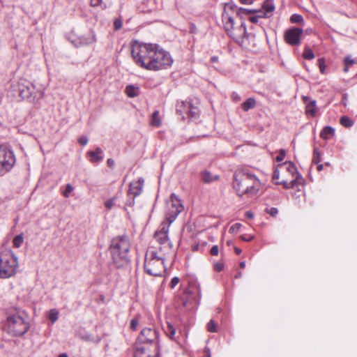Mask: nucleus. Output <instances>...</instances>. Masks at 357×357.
Returning a JSON list of instances; mask_svg holds the SVG:
<instances>
[{
    "mask_svg": "<svg viewBox=\"0 0 357 357\" xmlns=\"http://www.w3.org/2000/svg\"><path fill=\"white\" fill-rule=\"evenodd\" d=\"M131 54L137 66L151 71L167 69L174 61L169 52L153 43L134 41Z\"/></svg>",
    "mask_w": 357,
    "mask_h": 357,
    "instance_id": "nucleus-1",
    "label": "nucleus"
},
{
    "mask_svg": "<svg viewBox=\"0 0 357 357\" xmlns=\"http://www.w3.org/2000/svg\"><path fill=\"white\" fill-rule=\"evenodd\" d=\"M259 187V180L255 174L245 169L237 170L234 172L233 188L238 197L252 196L258 192Z\"/></svg>",
    "mask_w": 357,
    "mask_h": 357,
    "instance_id": "nucleus-2",
    "label": "nucleus"
},
{
    "mask_svg": "<svg viewBox=\"0 0 357 357\" xmlns=\"http://www.w3.org/2000/svg\"><path fill=\"white\" fill-rule=\"evenodd\" d=\"M130 241L126 235L114 237L110 243L109 253L113 264L122 268L130 263Z\"/></svg>",
    "mask_w": 357,
    "mask_h": 357,
    "instance_id": "nucleus-3",
    "label": "nucleus"
},
{
    "mask_svg": "<svg viewBox=\"0 0 357 357\" xmlns=\"http://www.w3.org/2000/svg\"><path fill=\"white\" fill-rule=\"evenodd\" d=\"M3 328L5 331L14 337L24 335L30 328L27 314L24 311L19 310L14 313L8 314Z\"/></svg>",
    "mask_w": 357,
    "mask_h": 357,
    "instance_id": "nucleus-4",
    "label": "nucleus"
},
{
    "mask_svg": "<svg viewBox=\"0 0 357 357\" xmlns=\"http://www.w3.org/2000/svg\"><path fill=\"white\" fill-rule=\"evenodd\" d=\"M18 268L17 256L10 250L0 253V278L14 276Z\"/></svg>",
    "mask_w": 357,
    "mask_h": 357,
    "instance_id": "nucleus-5",
    "label": "nucleus"
},
{
    "mask_svg": "<svg viewBox=\"0 0 357 357\" xmlns=\"http://www.w3.org/2000/svg\"><path fill=\"white\" fill-rule=\"evenodd\" d=\"M17 89L19 96L31 102H35L43 96V89L40 86H36L33 82L25 79H20Z\"/></svg>",
    "mask_w": 357,
    "mask_h": 357,
    "instance_id": "nucleus-6",
    "label": "nucleus"
},
{
    "mask_svg": "<svg viewBox=\"0 0 357 357\" xmlns=\"http://www.w3.org/2000/svg\"><path fill=\"white\" fill-rule=\"evenodd\" d=\"M135 344L146 345L153 349L154 354H159V332L153 326L144 328L138 335Z\"/></svg>",
    "mask_w": 357,
    "mask_h": 357,
    "instance_id": "nucleus-7",
    "label": "nucleus"
},
{
    "mask_svg": "<svg viewBox=\"0 0 357 357\" xmlns=\"http://www.w3.org/2000/svg\"><path fill=\"white\" fill-rule=\"evenodd\" d=\"M227 7L225 8V11L222 15V19L224 24V28L227 31V34L232 38L237 43L243 42V38L246 34V27L243 22L237 27L234 28V20L233 17L226 10Z\"/></svg>",
    "mask_w": 357,
    "mask_h": 357,
    "instance_id": "nucleus-8",
    "label": "nucleus"
},
{
    "mask_svg": "<svg viewBox=\"0 0 357 357\" xmlns=\"http://www.w3.org/2000/svg\"><path fill=\"white\" fill-rule=\"evenodd\" d=\"M164 260L162 257L158 256L155 252H151L150 257L145 259L144 266L145 272L151 276H162L165 272Z\"/></svg>",
    "mask_w": 357,
    "mask_h": 357,
    "instance_id": "nucleus-9",
    "label": "nucleus"
},
{
    "mask_svg": "<svg viewBox=\"0 0 357 357\" xmlns=\"http://www.w3.org/2000/svg\"><path fill=\"white\" fill-rule=\"evenodd\" d=\"M197 289L199 291V287L195 282H188V287L185 289L183 295L177 301V307L180 309L190 310L193 307L195 302V289Z\"/></svg>",
    "mask_w": 357,
    "mask_h": 357,
    "instance_id": "nucleus-10",
    "label": "nucleus"
},
{
    "mask_svg": "<svg viewBox=\"0 0 357 357\" xmlns=\"http://www.w3.org/2000/svg\"><path fill=\"white\" fill-rule=\"evenodd\" d=\"M15 163L12 149L6 144H0V174L10 171Z\"/></svg>",
    "mask_w": 357,
    "mask_h": 357,
    "instance_id": "nucleus-11",
    "label": "nucleus"
},
{
    "mask_svg": "<svg viewBox=\"0 0 357 357\" xmlns=\"http://www.w3.org/2000/svg\"><path fill=\"white\" fill-rule=\"evenodd\" d=\"M166 206V220L169 222V224H172L183 210V206L178 197L173 193L171 195L169 200L167 202Z\"/></svg>",
    "mask_w": 357,
    "mask_h": 357,
    "instance_id": "nucleus-12",
    "label": "nucleus"
},
{
    "mask_svg": "<svg viewBox=\"0 0 357 357\" xmlns=\"http://www.w3.org/2000/svg\"><path fill=\"white\" fill-rule=\"evenodd\" d=\"M303 33V29L298 27H293L286 30L284 33V40L289 45L296 46L301 43V37Z\"/></svg>",
    "mask_w": 357,
    "mask_h": 357,
    "instance_id": "nucleus-13",
    "label": "nucleus"
},
{
    "mask_svg": "<svg viewBox=\"0 0 357 357\" xmlns=\"http://www.w3.org/2000/svg\"><path fill=\"white\" fill-rule=\"evenodd\" d=\"M97 40L96 33L93 31L91 30L89 33L78 36L72 40L73 45L78 47L81 46H87L94 44Z\"/></svg>",
    "mask_w": 357,
    "mask_h": 357,
    "instance_id": "nucleus-14",
    "label": "nucleus"
},
{
    "mask_svg": "<svg viewBox=\"0 0 357 357\" xmlns=\"http://www.w3.org/2000/svg\"><path fill=\"white\" fill-rule=\"evenodd\" d=\"M159 354H154L152 348L147 347L146 345L135 344L134 357H158Z\"/></svg>",
    "mask_w": 357,
    "mask_h": 357,
    "instance_id": "nucleus-15",
    "label": "nucleus"
},
{
    "mask_svg": "<svg viewBox=\"0 0 357 357\" xmlns=\"http://www.w3.org/2000/svg\"><path fill=\"white\" fill-rule=\"evenodd\" d=\"M154 238L160 245L159 249L162 250L164 249H170L172 248V243H170L168 235L156 231L154 234Z\"/></svg>",
    "mask_w": 357,
    "mask_h": 357,
    "instance_id": "nucleus-16",
    "label": "nucleus"
},
{
    "mask_svg": "<svg viewBox=\"0 0 357 357\" xmlns=\"http://www.w3.org/2000/svg\"><path fill=\"white\" fill-rule=\"evenodd\" d=\"M87 155L91 163H98L103 160V151L100 147H97L95 151H89Z\"/></svg>",
    "mask_w": 357,
    "mask_h": 357,
    "instance_id": "nucleus-17",
    "label": "nucleus"
},
{
    "mask_svg": "<svg viewBox=\"0 0 357 357\" xmlns=\"http://www.w3.org/2000/svg\"><path fill=\"white\" fill-rule=\"evenodd\" d=\"M190 101H178L176 105V111L177 114L181 116L182 119H185V114L187 115L188 110L190 108Z\"/></svg>",
    "mask_w": 357,
    "mask_h": 357,
    "instance_id": "nucleus-18",
    "label": "nucleus"
},
{
    "mask_svg": "<svg viewBox=\"0 0 357 357\" xmlns=\"http://www.w3.org/2000/svg\"><path fill=\"white\" fill-rule=\"evenodd\" d=\"M303 100L306 105V113L314 116L317 114L316 101L307 96H303Z\"/></svg>",
    "mask_w": 357,
    "mask_h": 357,
    "instance_id": "nucleus-19",
    "label": "nucleus"
},
{
    "mask_svg": "<svg viewBox=\"0 0 357 357\" xmlns=\"http://www.w3.org/2000/svg\"><path fill=\"white\" fill-rule=\"evenodd\" d=\"M263 15H259V17H263L264 18L270 17L272 15V13L275 10V6L273 2V0H266L262 5Z\"/></svg>",
    "mask_w": 357,
    "mask_h": 357,
    "instance_id": "nucleus-20",
    "label": "nucleus"
},
{
    "mask_svg": "<svg viewBox=\"0 0 357 357\" xmlns=\"http://www.w3.org/2000/svg\"><path fill=\"white\" fill-rule=\"evenodd\" d=\"M199 177L201 181L204 183H211L213 181H218L219 179L218 175H213L208 171H202L199 172Z\"/></svg>",
    "mask_w": 357,
    "mask_h": 357,
    "instance_id": "nucleus-21",
    "label": "nucleus"
},
{
    "mask_svg": "<svg viewBox=\"0 0 357 357\" xmlns=\"http://www.w3.org/2000/svg\"><path fill=\"white\" fill-rule=\"evenodd\" d=\"M121 192H118L114 197L105 202V207L107 208V210L109 211L112 209L113 207L118 206V200L121 197ZM119 206H120L119 205Z\"/></svg>",
    "mask_w": 357,
    "mask_h": 357,
    "instance_id": "nucleus-22",
    "label": "nucleus"
},
{
    "mask_svg": "<svg viewBox=\"0 0 357 357\" xmlns=\"http://www.w3.org/2000/svg\"><path fill=\"white\" fill-rule=\"evenodd\" d=\"M142 192V187L139 185V184L136 183H131L129 186L128 190V195L130 196L132 195L133 197V199H135L136 197L140 195Z\"/></svg>",
    "mask_w": 357,
    "mask_h": 357,
    "instance_id": "nucleus-23",
    "label": "nucleus"
},
{
    "mask_svg": "<svg viewBox=\"0 0 357 357\" xmlns=\"http://www.w3.org/2000/svg\"><path fill=\"white\" fill-rule=\"evenodd\" d=\"M335 133V129L331 126H326L323 128L320 133V137L322 139H328L330 137L333 136Z\"/></svg>",
    "mask_w": 357,
    "mask_h": 357,
    "instance_id": "nucleus-24",
    "label": "nucleus"
},
{
    "mask_svg": "<svg viewBox=\"0 0 357 357\" xmlns=\"http://www.w3.org/2000/svg\"><path fill=\"white\" fill-rule=\"evenodd\" d=\"M125 91L130 98H135L139 95V88L133 85H128L126 87Z\"/></svg>",
    "mask_w": 357,
    "mask_h": 357,
    "instance_id": "nucleus-25",
    "label": "nucleus"
},
{
    "mask_svg": "<svg viewBox=\"0 0 357 357\" xmlns=\"http://www.w3.org/2000/svg\"><path fill=\"white\" fill-rule=\"evenodd\" d=\"M255 105V100L252 98H249L243 103H242L241 107L245 112H247L249 109L254 108Z\"/></svg>",
    "mask_w": 357,
    "mask_h": 357,
    "instance_id": "nucleus-26",
    "label": "nucleus"
},
{
    "mask_svg": "<svg viewBox=\"0 0 357 357\" xmlns=\"http://www.w3.org/2000/svg\"><path fill=\"white\" fill-rule=\"evenodd\" d=\"M199 110L197 107L194 106L192 102H190V108L188 109L187 116L190 119H197L199 116Z\"/></svg>",
    "mask_w": 357,
    "mask_h": 357,
    "instance_id": "nucleus-27",
    "label": "nucleus"
},
{
    "mask_svg": "<svg viewBox=\"0 0 357 357\" xmlns=\"http://www.w3.org/2000/svg\"><path fill=\"white\" fill-rule=\"evenodd\" d=\"M165 332L166 335L169 337V338H170L171 340H176V338H175L176 329L172 324H170L169 322L167 323V328L165 330Z\"/></svg>",
    "mask_w": 357,
    "mask_h": 357,
    "instance_id": "nucleus-28",
    "label": "nucleus"
},
{
    "mask_svg": "<svg viewBox=\"0 0 357 357\" xmlns=\"http://www.w3.org/2000/svg\"><path fill=\"white\" fill-rule=\"evenodd\" d=\"M285 165H287V171L291 174H292L293 176L294 174H296V177L295 178H296L297 180L301 178V174L298 172L297 171V168L295 166V165L291 162H286Z\"/></svg>",
    "mask_w": 357,
    "mask_h": 357,
    "instance_id": "nucleus-29",
    "label": "nucleus"
},
{
    "mask_svg": "<svg viewBox=\"0 0 357 357\" xmlns=\"http://www.w3.org/2000/svg\"><path fill=\"white\" fill-rule=\"evenodd\" d=\"M59 312L55 309H51L49 311L47 318L51 321L52 324H54L59 319Z\"/></svg>",
    "mask_w": 357,
    "mask_h": 357,
    "instance_id": "nucleus-30",
    "label": "nucleus"
},
{
    "mask_svg": "<svg viewBox=\"0 0 357 357\" xmlns=\"http://www.w3.org/2000/svg\"><path fill=\"white\" fill-rule=\"evenodd\" d=\"M296 183H297V179L296 178H294L290 182H288V181H282L281 182H279V181H276L275 182V184H278V185L281 184V185H282L283 187L285 189L292 188H294L296 185Z\"/></svg>",
    "mask_w": 357,
    "mask_h": 357,
    "instance_id": "nucleus-31",
    "label": "nucleus"
},
{
    "mask_svg": "<svg viewBox=\"0 0 357 357\" xmlns=\"http://www.w3.org/2000/svg\"><path fill=\"white\" fill-rule=\"evenodd\" d=\"M340 123L346 128H350L354 125V121L349 117L343 116L340 119Z\"/></svg>",
    "mask_w": 357,
    "mask_h": 357,
    "instance_id": "nucleus-32",
    "label": "nucleus"
},
{
    "mask_svg": "<svg viewBox=\"0 0 357 357\" xmlns=\"http://www.w3.org/2000/svg\"><path fill=\"white\" fill-rule=\"evenodd\" d=\"M303 56L305 59L311 60L313 59L315 56L310 48H309L308 47H305L303 54Z\"/></svg>",
    "mask_w": 357,
    "mask_h": 357,
    "instance_id": "nucleus-33",
    "label": "nucleus"
},
{
    "mask_svg": "<svg viewBox=\"0 0 357 357\" xmlns=\"http://www.w3.org/2000/svg\"><path fill=\"white\" fill-rule=\"evenodd\" d=\"M23 241L24 238L22 234L16 236L13 241V246L17 248H20L22 245Z\"/></svg>",
    "mask_w": 357,
    "mask_h": 357,
    "instance_id": "nucleus-34",
    "label": "nucleus"
},
{
    "mask_svg": "<svg viewBox=\"0 0 357 357\" xmlns=\"http://www.w3.org/2000/svg\"><path fill=\"white\" fill-rule=\"evenodd\" d=\"M290 21L291 23L301 24L303 22L304 20L302 15L299 14H293L290 17Z\"/></svg>",
    "mask_w": 357,
    "mask_h": 357,
    "instance_id": "nucleus-35",
    "label": "nucleus"
},
{
    "mask_svg": "<svg viewBox=\"0 0 357 357\" xmlns=\"http://www.w3.org/2000/svg\"><path fill=\"white\" fill-rule=\"evenodd\" d=\"M312 162L314 164H319L321 162V153L317 148L314 149Z\"/></svg>",
    "mask_w": 357,
    "mask_h": 357,
    "instance_id": "nucleus-36",
    "label": "nucleus"
},
{
    "mask_svg": "<svg viewBox=\"0 0 357 357\" xmlns=\"http://www.w3.org/2000/svg\"><path fill=\"white\" fill-rule=\"evenodd\" d=\"M207 330L211 333H216L218 331L217 324L213 320H211L207 324Z\"/></svg>",
    "mask_w": 357,
    "mask_h": 357,
    "instance_id": "nucleus-37",
    "label": "nucleus"
},
{
    "mask_svg": "<svg viewBox=\"0 0 357 357\" xmlns=\"http://www.w3.org/2000/svg\"><path fill=\"white\" fill-rule=\"evenodd\" d=\"M159 112L155 111L152 114V124L155 126H159L160 125V121L158 117Z\"/></svg>",
    "mask_w": 357,
    "mask_h": 357,
    "instance_id": "nucleus-38",
    "label": "nucleus"
},
{
    "mask_svg": "<svg viewBox=\"0 0 357 357\" xmlns=\"http://www.w3.org/2000/svg\"><path fill=\"white\" fill-rule=\"evenodd\" d=\"M238 11L241 13H247V14L257 13H258L257 15H263V13L264 12V10H258L257 11L256 10H251V9H247V8H239Z\"/></svg>",
    "mask_w": 357,
    "mask_h": 357,
    "instance_id": "nucleus-39",
    "label": "nucleus"
},
{
    "mask_svg": "<svg viewBox=\"0 0 357 357\" xmlns=\"http://www.w3.org/2000/svg\"><path fill=\"white\" fill-rule=\"evenodd\" d=\"M318 64H319V68L320 73L321 74H325L326 66L325 64L324 59V58L319 59H318Z\"/></svg>",
    "mask_w": 357,
    "mask_h": 357,
    "instance_id": "nucleus-40",
    "label": "nucleus"
},
{
    "mask_svg": "<svg viewBox=\"0 0 357 357\" xmlns=\"http://www.w3.org/2000/svg\"><path fill=\"white\" fill-rule=\"evenodd\" d=\"M73 190V187L72 186V185L70 183H68L66 186L65 190L63 192V197H65L66 198L69 197L70 195Z\"/></svg>",
    "mask_w": 357,
    "mask_h": 357,
    "instance_id": "nucleus-41",
    "label": "nucleus"
},
{
    "mask_svg": "<svg viewBox=\"0 0 357 357\" xmlns=\"http://www.w3.org/2000/svg\"><path fill=\"white\" fill-rule=\"evenodd\" d=\"M356 63H357V59H352L350 56H347L344 60V65L350 67Z\"/></svg>",
    "mask_w": 357,
    "mask_h": 357,
    "instance_id": "nucleus-42",
    "label": "nucleus"
},
{
    "mask_svg": "<svg viewBox=\"0 0 357 357\" xmlns=\"http://www.w3.org/2000/svg\"><path fill=\"white\" fill-rule=\"evenodd\" d=\"M170 225L171 224H169V222H167V223L162 222V227H161L160 230L158 231L160 232V233L165 234L166 235H168V232H169V225Z\"/></svg>",
    "mask_w": 357,
    "mask_h": 357,
    "instance_id": "nucleus-43",
    "label": "nucleus"
},
{
    "mask_svg": "<svg viewBox=\"0 0 357 357\" xmlns=\"http://www.w3.org/2000/svg\"><path fill=\"white\" fill-rule=\"evenodd\" d=\"M139 325V319L137 317H135L130 321V328L132 331H135Z\"/></svg>",
    "mask_w": 357,
    "mask_h": 357,
    "instance_id": "nucleus-44",
    "label": "nucleus"
},
{
    "mask_svg": "<svg viewBox=\"0 0 357 357\" xmlns=\"http://www.w3.org/2000/svg\"><path fill=\"white\" fill-rule=\"evenodd\" d=\"M241 227V223H235L229 228V233H235L237 232L240 228Z\"/></svg>",
    "mask_w": 357,
    "mask_h": 357,
    "instance_id": "nucleus-45",
    "label": "nucleus"
},
{
    "mask_svg": "<svg viewBox=\"0 0 357 357\" xmlns=\"http://www.w3.org/2000/svg\"><path fill=\"white\" fill-rule=\"evenodd\" d=\"M180 282V279L178 277H174L170 283H169V287L171 289H174Z\"/></svg>",
    "mask_w": 357,
    "mask_h": 357,
    "instance_id": "nucleus-46",
    "label": "nucleus"
},
{
    "mask_svg": "<svg viewBox=\"0 0 357 357\" xmlns=\"http://www.w3.org/2000/svg\"><path fill=\"white\" fill-rule=\"evenodd\" d=\"M286 155V151L284 149H280L279 155L276 157L275 160L278 162H281L284 160V157Z\"/></svg>",
    "mask_w": 357,
    "mask_h": 357,
    "instance_id": "nucleus-47",
    "label": "nucleus"
},
{
    "mask_svg": "<svg viewBox=\"0 0 357 357\" xmlns=\"http://www.w3.org/2000/svg\"><path fill=\"white\" fill-rule=\"evenodd\" d=\"M266 211L268 214H270L271 216L274 217V216H276L277 214L278 213V210L277 208H275V207H272L269 209H266Z\"/></svg>",
    "mask_w": 357,
    "mask_h": 357,
    "instance_id": "nucleus-48",
    "label": "nucleus"
},
{
    "mask_svg": "<svg viewBox=\"0 0 357 357\" xmlns=\"http://www.w3.org/2000/svg\"><path fill=\"white\" fill-rule=\"evenodd\" d=\"M218 252H219V248H218V245H213L211 250H210V253L211 255L213 256H216L218 255Z\"/></svg>",
    "mask_w": 357,
    "mask_h": 357,
    "instance_id": "nucleus-49",
    "label": "nucleus"
},
{
    "mask_svg": "<svg viewBox=\"0 0 357 357\" xmlns=\"http://www.w3.org/2000/svg\"><path fill=\"white\" fill-rule=\"evenodd\" d=\"M280 177V172L278 169H275L273 174L272 180L275 183Z\"/></svg>",
    "mask_w": 357,
    "mask_h": 357,
    "instance_id": "nucleus-50",
    "label": "nucleus"
},
{
    "mask_svg": "<svg viewBox=\"0 0 357 357\" xmlns=\"http://www.w3.org/2000/svg\"><path fill=\"white\" fill-rule=\"evenodd\" d=\"M78 142L80 144L85 146L88 143V138L85 136H82L79 138Z\"/></svg>",
    "mask_w": 357,
    "mask_h": 357,
    "instance_id": "nucleus-51",
    "label": "nucleus"
},
{
    "mask_svg": "<svg viewBox=\"0 0 357 357\" xmlns=\"http://www.w3.org/2000/svg\"><path fill=\"white\" fill-rule=\"evenodd\" d=\"M241 238L243 241H252L253 238H254V236H250V235H242L241 236Z\"/></svg>",
    "mask_w": 357,
    "mask_h": 357,
    "instance_id": "nucleus-52",
    "label": "nucleus"
},
{
    "mask_svg": "<svg viewBox=\"0 0 357 357\" xmlns=\"http://www.w3.org/2000/svg\"><path fill=\"white\" fill-rule=\"evenodd\" d=\"M259 18H264L263 17H259V15L252 16L250 17V20L252 23H257L259 22Z\"/></svg>",
    "mask_w": 357,
    "mask_h": 357,
    "instance_id": "nucleus-53",
    "label": "nucleus"
},
{
    "mask_svg": "<svg viewBox=\"0 0 357 357\" xmlns=\"http://www.w3.org/2000/svg\"><path fill=\"white\" fill-rule=\"evenodd\" d=\"M102 0H91V5L92 6H98L102 3Z\"/></svg>",
    "mask_w": 357,
    "mask_h": 357,
    "instance_id": "nucleus-54",
    "label": "nucleus"
},
{
    "mask_svg": "<svg viewBox=\"0 0 357 357\" xmlns=\"http://www.w3.org/2000/svg\"><path fill=\"white\" fill-rule=\"evenodd\" d=\"M214 268H215V271L220 272L223 269L224 266L222 264L217 263L216 264H215Z\"/></svg>",
    "mask_w": 357,
    "mask_h": 357,
    "instance_id": "nucleus-55",
    "label": "nucleus"
},
{
    "mask_svg": "<svg viewBox=\"0 0 357 357\" xmlns=\"http://www.w3.org/2000/svg\"><path fill=\"white\" fill-rule=\"evenodd\" d=\"M114 25L116 29H119L121 27L122 24L120 20H115Z\"/></svg>",
    "mask_w": 357,
    "mask_h": 357,
    "instance_id": "nucleus-56",
    "label": "nucleus"
},
{
    "mask_svg": "<svg viewBox=\"0 0 357 357\" xmlns=\"http://www.w3.org/2000/svg\"><path fill=\"white\" fill-rule=\"evenodd\" d=\"M107 164L108 165V167H112L114 165V161L113 159L112 158H109L107 160Z\"/></svg>",
    "mask_w": 357,
    "mask_h": 357,
    "instance_id": "nucleus-57",
    "label": "nucleus"
},
{
    "mask_svg": "<svg viewBox=\"0 0 357 357\" xmlns=\"http://www.w3.org/2000/svg\"><path fill=\"white\" fill-rule=\"evenodd\" d=\"M204 353H205V354H206V357H211V350H210V349H209L208 347H206V348L204 349Z\"/></svg>",
    "mask_w": 357,
    "mask_h": 357,
    "instance_id": "nucleus-58",
    "label": "nucleus"
},
{
    "mask_svg": "<svg viewBox=\"0 0 357 357\" xmlns=\"http://www.w3.org/2000/svg\"><path fill=\"white\" fill-rule=\"evenodd\" d=\"M231 97L232 98L236 100V101H238L240 100L241 98L240 96H238V94H237L236 93L234 92L231 95Z\"/></svg>",
    "mask_w": 357,
    "mask_h": 357,
    "instance_id": "nucleus-59",
    "label": "nucleus"
},
{
    "mask_svg": "<svg viewBox=\"0 0 357 357\" xmlns=\"http://www.w3.org/2000/svg\"><path fill=\"white\" fill-rule=\"evenodd\" d=\"M245 217L250 219H252L254 218V214L252 212L248 211L245 213Z\"/></svg>",
    "mask_w": 357,
    "mask_h": 357,
    "instance_id": "nucleus-60",
    "label": "nucleus"
},
{
    "mask_svg": "<svg viewBox=\"0 0 357 357\" xmlns=\"http://www.w3.org/2000/svg\"><path fill=\"white\" fill-rule=\"evenodd\" d=\"M240 1L243 4H252L253 3L252 0H240Z\"/></svg>",
    "mask_w": 357,
    "mask_h": 357,
    "instance_id": "nucleus-61",
    "label": "nucleus"
},
{
    "mask_svg": "<svg viewBox=\"0 0 357 357\" xmlns=\"http://www.w3.org/2000/svg\"><path fill=\"white\" fill-rule=\"evenodd\" d=\"M134 199H133V197H132L130 200V199L128 200V202L126 203V205H128V206H132L134 204V202H135Z\"/></svg>",
    "mask_w": 357,
    "mask_h": 357,
    "instance_id": "nucleus-62",
    "label": "nucleus"
},
{
    "mask_svg": "<svg viewBox=\"0 0 357 357\" xmlns=\"http://www.w3.org/2000/svg\"><path fill=\"white\" fill-rule=\"evenodd\" d=\"M234 251L236 252V255H239L241 254L242 252V250L239 248H237V247H235L234 248Z\"/></svg>",
    "mask_w": 357,
    "mask_h": 357,
    "instance_id": "nucleus-63",
    "label": "nucleus"
},
{
    "mask_svg": "<svg viewBox=\"0 0 357 357\" xmlns=\"http://www.w3.org/2000/svg\"><path fill=\"white\" fill-rule=\"evenodd\" d=\"M211 62H213V63H216V62H218V56H212V57L211 58Z\"/></svg>",
    "mask_w": 357,
    "mask_h": 357,
    "instance_id": "nucleus-64",
    "label": "nucleus"
}]
</instances>
